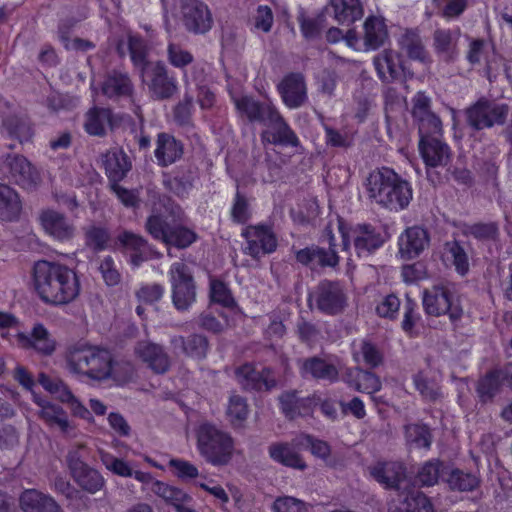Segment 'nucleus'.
<instances>
[{
  "label": "nucleus",
  "instance_id": "4",
  "mask_svg": "<svg viewBox=\"0 0 512 512\" xmlns=\"http://www.w3.org/2000/svg\"><path fill=\"white\" fill-rule=\"evenodd\" d=\"M195 435L197 450L207 463L225 466L231 461L235 441L229 432L205 421L197 426Z\"/></svg>",
  "mask_w": 512,
  "mask_h": 512
},
{
  "label": "nucleus",
  "instance_id": "10",
  "mask_svg": "<svg viewBox=\"0 0 512 512\" xmlns=\"http://www.w3.org/2000/svg\"><path fill=\"white\" fill-rule=\"evenodd\" d=\"M507 116L506 104H494L485 98H480L466 110L467 122L475 130L503 125Z\"/></svg>",
  "mask_w": 512,
  "mask_h": 512
},
{
  "label": "nucleus",
  "instance_id": "27",
  "mask_svg": "<svg viewBox=\"0 0 512 512\" xmlns=\"http://www.w3.org/2000/svg\"><path fill=\"white\" fill-rule=\"evenodd\" d=\"M428 231L420 226L405 229L398 238L399 254L404 260L417 258L429 245Z\"/></svg>",
  "mask_w": 512,
  "mask_h": 512
},
{
  "label": "nucleus",
  "instance_id": "3",
  "mask_svg": "<svg viewBox=\"0 0 512 512\" xmlns=\"http://www.w3.org/2000/svg\"><path fill=\"white\" fill-rule=\"evenodd\" d=\"M67 363L72 372L102 381L111 377L114 359L106 348L77 344L70 349Z\"/></svg>",
  "mask_w": 512,
  "mask_h": 512
},
{
  "label": "nucleus",
  "instance_id": "28",
  "mask_svg": "<svg viewBox=\"0 0 512 512\" xmlns=\"http://www.w3.org/2000/svg\"><path fill=\"white\" fill-rule=\"evenodd\" d=\"M39 219L44 232L54 240L67 242L74 237L75 226L64 214L47 209L41 212Z\"/></svg>",
  "mask_w": 512,
  "mask_h": 512
},
{
  "label": "nucleus",
  "instance_id": "31",
  "mask_svg": "<svg viewBox=\"0 0 512 512\" xmlns=\"http://www.w3.org/2000/svg\"><path fill=\"white\" fill-rule=\"evenodd\" d=\"M184 153L183 143L173 135L160 132L157 134L154 156L160 167H168L180 160Z\"/></svg>",
  "mask_w": 512,
  "mask_h": 512
},
{
  "label": "nucleus",
  "instance_id": "36",
  "mask_svg": "<svg viewBox=\"0 0 512 512\" xmlns=\"http://www.w3.org/2000/svg\"><path fill=\"white\" fill-rule=\"evenodd\" d=\"M299 369L303 378L311 377L315 380L335 382L338 380L339 376L338 369L335 365L328 363L318 356L304 359Z\"/></svg>",
  "mask_w": 512,
  "mask_h": 512
},
{
  "label": "nucleus",
  "instance_id": "26",
  "mask_svg": "<svg viewBox=\"0 0 512 512\" xmlns=\"http://www.w3.org/2000/svg\"><path fill=\"white\" fill-rule=\"evenodd\" d=\"M296 261L302 266L315 268L335 269L340 262L336 249L324 248L318 245H311L295 252Z\"/></svg>",
  "mask_w": 512,
  "mask_h": 512
},
{
  "label": "nucleus",
  "instance_id": "46",
  "mask_svg": "<svg viewBox=\"0 0 512 512\" xmlns=\"http://www.w3.org/2000/svg\"><path fill=\"white\" fill-rule=\"evenodd\" d=\"M503 382L500 368H493L479 378L476 384V393L481 403L492 401L500 392Z\"/></svg>",
  "mask_w": 512,
  "mask_h": 512
},
{
  "label": "nucleus",
  "instance_id": "62",
  "mask_svg": "<svg viewBox=\"0 0 512 512\" xmlns=\"http://www.w3.org/2000/svg\"><path fill=\"white\" fill-rule=\"evenodd\" d=\"M226 414L233 426H241L246 421L249 414L247 400L237 394L231 395Z\"/></svg>",
  "mask_w": 512,
  "mask_h": 512
},
{
  "label": "nucleus",
  "instance_id": "38",
  "mask_svg": "<svg viewBox=\"0 0 512 512\" xmlns=\"http://www.w3.org/2000/svg\"><path fill=\"white\" fill-rule=\"evenodd\" d=\"M34 402L41 408L39 417L48 427L58 428L63 433L68 432L70 428L68 414L60 405L39 397H35Z\"/></svg>",
  "mask_w": 512,
  "mask_h": 512
},
{
  "label": "nucleus",
  "instance_id": "60",
  "mask_svg": "<svg viewBox=\"0 0 512 512\" xmlns=\"http://www.w3.org/2000/svg\"><path fill=\"white\" fill-rule=\"evenodd\" d=\"M397 512H434L430 499L420 491L409 492Z\"/></svg>",
  "mask_w": 512,
  "mask_h": 512
},
{
  "label": "nucleus",
  "instance_id": "40",
  "mask_svg": "<svg viewBox=\"0 0 512 512\" xmlns=\"http://www.w3.org/2000/svg\"><path fill=\"white\" fill-rule=\"evenodd\" d=\"M131 167L130 158L122 149L110 151L105 156V174L111 185L120 183L127 176Z\"/></svg>",
  "mask_w": 512,
  "mask_h": 512
},
{
  "label": "nucleus",
  "instance_id": "59",
  "mask_svg": "<svg viewBox=\"0 0 512 512\" xmlns=\"http://www.w3.org/2000/svg\"><path fill=\"white\" fill-rule=\"evenodd\" d=\"M128 50L133 66L140 71V74L153 62L148 61V50L142 38L130 36L128 39Z\"/></svg>",
  "mask_w": 512,
  "mask_h": 512
},
{
  "label": "nucleus",
  "instance_id": "47",
  "mask_svg": "<svg viewBox=\"0 0 512 512\" xmlns=\"http://www.w3.org/2000/svg\"><path fill=\"white\" fill-rule=\"evenodd\" d=\"M449 466L444 461L434 458L424 462L417 472V480L422 486L431 487L438 483L439 479H446Z\"/></svg>",
  "mask_w": 512,
  "mask_h": 512
},
{
  "label": "nucleus",
  "instance_id": "53",
  "mask_svg": "<svg viewBox=\"0 0 512 512\" xmlns=\"http://www.w3.org/2000/svg\"><path fill=\"white\" fill-rule=\"evenodd\" d=\"M252 215L250 199L237 189L230 207V220L233 223L245 225L251 220Z\"/></svg>",
  "mask_w": 512,
  "mask_h": 512
},
{
  "label": "nucleus",
  "instance_id": "6",
  "mask_svg": "<svg viewBox=\"0 0 512 512\" xmlns=\"http://www.w3.org/2000/svg\"><path fill=\"white\" fill-rule=\"evenodd\" d=\"M424 312L429 316L448 315L450 322L457 326L463 316V308L454 300V292L448 284H437L426 288L422 293Z\"/></svg>",
  "mask_w": 512,
  "mask_h": 512
},
{
  "label": "nucleus",
  "instance_id": "2",
  "mask_svg": "<svg viewBox=\"0 0 512 512\" xmlns=\"http://www.w3.org/2000/svg\"><path fill=\"white\" fill-rule=\"evenodd\" d=\"M364 185L369 199L390 211L406 209L413 198L411 183L387 166L372 170Z\"/></svg>",
  "mask_w": 512,
  "mask_h": 512
},
{
  "label": "nucleus",
  "instance_id": "18",
  "mask_svg": "<svg viewBox=\"0 0 512 512\" xmlns=\"http://www.w3.org/2000/svg\"><path fill=\"white\" fill-rule=\"evenodd\" d=\"M0 118L3 128L10 138L16 139L20 143L32 139L34 132L28 117L16 113L14 106L2 98H0Z\"/></svg>",
  "mask_w": 512,
  "mask_h": 512
},
{
  "label": "nucleus",
  "instance_id": "8",
  "mask_svg": "<svg viewBox=\"0 0 512 512\" xmlns=\"http://www.w3.org/2000/svg\"><path fill=\"white\" fill-rule=\"evenodd\" d=\"M241 236L245 240L242 251L252 259L259 260L277 250L278 239L271 222L246 225L242 229Z\"/></svg>",
  "mask_w": 512,
  "mask_h": 512
},
{
  "label": "nucleus",
  "instance_id": "19",
  "mask_svg": "<svg viewBox=\"0 0 512 512\" xmlns=\"http://www.w3.org/2000/svg\"><path fill=\"white\" fill-rule=\"evenodd\" d=\"M279 408L282 414L289 420L298 417H306L312 415L315 407L320 401V397L314 393L307 397H300L299 391L288 390L280 394Z\"/></svg>",
  "mask_w": 512,
  "mask_h": 512
},
{
  "label": "nucleus",
  "instance_id": "33",
  "mask_svg": "<svg viewBox=\"0 0 512 512\" xmlns=\"http://www.w3.org/2000/svg\"><path fill=\"white\" fill-rule=\"evenodd\" d=\"M23 512H63L61 506L49 494L37 489H26L19 497Z\"/></svg>",
  "mask_w": 512,
  "mask_h": 512
},
{
  "label": "nucleus",
  "instance_id": "23",
  "mask_svg": "<svg viewBox=\"0 0 512 512\" xmlns=\"http://www.w3.org/2000/svg\"><path fill=\"white\" fill-rule=\"evenodd\" d=\"M419 153L426 168L445 167L450 164L452 151L450 146L438 137L419 139ZM430 178L429 170H427Z\"/></svg>",
  "mask_w": 512,
  "mask_h": 512
},
{
  "label": "nucleus",
  "instance_id": "58",
  "mask_svg": "<svg viewBox=\"0 0 512 512\" xmlns=\"http://www.w3.org/2000/svg\"><path fill=\"white\" fill-rule=\"evenodd\" d=\"M422 317L419 312V306L416 301L408 298L403 306V319L401 322V329L409 337L418 336L416 329Z\"/></svg>",
  "mask_w": 512,
  "mask_h": 512
},
{
  "label": "nucleus",
  "instance_id": "14",
  "mask_svg": "<svg viewBox=\"0 0 512 512\" xmlns=\"http://www.w3.org/2000/svg\"><path fill=\"white\" fill-rule=\"evenodd\" d=\"M66 462L73 480L82 491L96 494L105 487L103 475L85 463L77 452H69Z\"/></svg>",
  "mask_w": 512,
  "mask_h": 512
},
{
  "label": "nucleus",
  "instance_id": "37",
  "mask_svg": "<svg viewBox=\"0 0 512 512\" xmlns=\"http://www.w3.org/2000/svg\"><path fill=\"white\" fill-rule=\"evenodd\" d=\"M107 126H114V113L110 108L93 106L86 112L84 130L87 134L103 137Z\"/></svg>",
  "mask_w": 512,
  "mask_h": 512
},
{
  "label": "nucleus",
  "instance_id": "57",
  "mask_svg": "<svg viewBox=\"0 0 512 512\" xmlns=\"http://www.w3.org/2000/svg\"><path fill=\"white\" fill-rule=\"evenodd\" d=\"M196 232L181 224L171 226L165 244L178 249H185L196 242Z\"/></svg>",
  "mask_w": 512,
  "mask_h": 512
},
{
  "label": "nucleus",
  "instance_id": "54",
  "mask_svg": "<svg viewBox=\"0 0 512 512\" xmlns=\"http://www.w3.org/2000/svg\"><path fill=\"white\" fill-rule=\"evenodd\" d=\"M84 240L87 247L94 252H102L108 248L111 234L108 228L99 225H91L84 231Z\"/></svg>",
  "mask_w": 512,
  "mask_h": 512
},
{
  "label": "nucleus",
  "instance_id": "56",
  "mask_svg": "<svg viewBox=\"0 0 512 512\" xmlns=\"http://www.w3.org/2000/svg\"><path fill=\"white\" fill-rule=\"evenodd\" d=\"M210 299L211 302L230 310L238 308L237 301L232 295L230 288L219 279H212L210 281Z\"/></svg>",
  "mask_w": 512,
  "mask_h": 512
},
{
  "label": "nucleus",
  "instance_id": "17",
  "mask_svg": "<svg viewBox=\"0 0 512 512\" xmlns=\"http://www.w3.org/2000/svg\"><path fill=\"white\" fill-rule=\"evenodd\" d=\"M238 115L250 124L265 126L278 108L272 102L260 101L250 95L233 98Z\"/></svg>",
  "mask_w": 512,
  "mask_h": 512
},
{
  "label": "nucleus",
  "instance_id": "11",
  "mask_svg": "<svg viewBox=\"0 0 512 512\" xmlns=\"http://www.w3.org/2000/svg\"><path fill=\"white\" fill-rule=\"evenodd\" d=\"M313 299L317 309L329 316L342 313L347 306V295L339 281L321 280L315 287Z\"/></svg>",
  "mask_w": 512,
  "mask_h": 512
},
{
  "label": "nucleus",
  "instance_id": "1",
  "mask_svg": "<svg viewBox=\"0 0 512 512\" xmlns=\"http://www.w3.org/2000/svg\"><path fill=\"white\" fill-rule=\"evenodd\" d=\"M32 280L37 295L46 304L65 305L75 300L80 293V282L76 272L59 262H35Z\"/></svg>",
  "mask_w": 512,
  "mask_h": 512
},
{
  "label": "nucleus",
  "instance_id": "55",
  "mask_svg": "<svg viewBox=\"0 0 512 512\" xmlns=\"http://www.w3.org/2000/svg\"><path fill=\"white\" fill-rule=\"evenodd\" d=\"M297 21L302 36L307 40L319 38L326 27V17L323 14L309 17L306 16L304 12H301L297 17Z\"/></svg>",
  "mask_w": 512,
  "mask_h": 512
},
{
  "label": "nucleus",
  "instance_id": "61",
  "mask_svg": "<svg viewBox=\"0 0 512 512\" xmlns=\"http://www.w3.org/2000/svg\"><path fill=\"white\" fill-rule=\"evenodd\" d=\"M413 120L418 127L419 139L438 137L442 133L441 119L434 112L414 117Z\"/></svg>",
  "mask_w": 512,
  "mask_h": 512
},
{
  "label": "nucleus",
  "instance_id": "63",
  "mask_svg": "<svg viewBox=\"0 0 512 512\" xmlns=\"http://www.w3.org/2000/svg\"><path fill=\"white\" fill-rule=\"evenodd\" d=\"M172 225L160 214L150 215L145 224L146 231L155 240L165 242Z\"/></svg>",
  "mask_w": 512,
  "mask_h": 512
},
{
  "label": "nucleus",
  "instance_id": "30",
  "mask_svg": "<svg viewBox=\"0 0 512 512\" xmlns=\"http://www.w3.org/2000/svg\"><path fill=\"white\" fill-rule=\"evenodd\" d=\"M101 93L110 100L129 98L134 93V85L128 73L113 69L104 77Z\"/></svg>",
  "mask_w": 512,
  "mask_h": 512
},
{
  "label": "nucleus",
  "instance_id": "32",
  "mask_svg": "<svg viewBox=\"0 0 512 512\" xmlns=\"http://www.w3.org/2000/svg\"><path fill=\"white\" fill-rule=\"evenodd\" d=\"M19 345L24 349H33L41 355L50 356L56 349V343L50 338L48 330L41 323L35 324L31 334H17Z\"/></svg>",
  "mask_w": 512,
  "mask_h": 512
},
{
  "label": "nucleus",
  "instance_id": "43",
  "mask_svg": "<svg viewBox=\"0 0 512 512\" xmlns=\"http://www.w3.org/2000/svg\"><path fill=\"white\" fill-rule=\"evenodd\" d=\"M269 457L276 463L282 466L305 470L307 468L306 462L302 456L294 450V448L287 442L273 443L268 448Z\"/></svg>",
  "mask_w": 512,
  "mask_h": 512
},
{
  "label": "nucleus",
  "instance_id": "22",
  "mask_svg": "<svg viewBox=\"0 0 512 512\" xmlns=\"http://www.w3.org/2000/svg\"><path fill=\"white\" fill-rule=\"evenodd\" d=\"M373 64L382 82L391 83L406 79V60L396 51L384 50L374 57Z\"/></svg>",
  "mask_w": 512,
  "mask_h": 512
},
{
  "label": "nucleus",
  "instance_id": "25",
  "mask_svg": "<svg viewBox=\"0 0 512 512\" xmlns=\"http://www.w3.org/2000/svg\"><path fill=\"white\" fill-rule=\"evenodd\" d=\"M6 166L10 182L25 190H32L37 186L40 180L39 173L26 157L9 155L6 158Z\"/></svg>",
  "mask_w": 512,
  "mask_h": 512
},
{
  "label": "nucleus",
  "instance_id": "9",
  "mask_svg": "<svg viewBox=\"0 0 512 512\" xmlns=\"http://www.w3.org/2000/svg\"><path fill=\"white\" fill-rule=\"evenodd\" d=\"M170 276L173 304L178 310H187L196 301V286L190 269L183 262H174Z\"/></svg>",
  "mask_w": 512,
  "mask_h": 512
},
{
  "label": "nucleus",
  "instance_id": "7",
  "mask_svg": "<svg viewBox=\"0 0 512 512\" xmlns=\"http://www.w3.org/2000/svg\"><path fill=\"white\" fill-rule=\"evenodd\" d=\"M362 29V36L355 28L347 31L346 45L354 51H376L389 40L388 25L382 16L369 15L364 20Z\"/></svg>",
  "mask_w": 512,
  "mask_h": 512
},
{
  "label": "nucleus",
  "instance_id": "45",
  "mask_svg": "<svg viewBox=\"0 0 512 512\" xmlns=\"http://www.w3.org/2000/svg\"><path fill=\"white\" fill-rule=\"evenodd\" d=\"M22 211L19 194L6 184H0V220L17 221Z\"/></svg>",
  "mask_w": 512,
  "mask_h": 512
},
{
  "label": "nucleus",
  "instance_id": "12",
  "mask_svg": "<svg viewBox=\"0 0 512 512\" xmlns=\"http://www.w3.org/2000/svg\"><path fill=\"white\" fill-rule=\"evenodd\" d=\"M141 75L142 81L147 85L152 97L156 100L171 98L177 91V79L170 75L162 61L149 65Z\"/></svg>",
  "mask_w": 512,
  "mask_h": 512
},
{
  "label": "nucleus",
  "instance_id": "51",
  "mask_svg": "<svg viewBox=\"0 0 512 512\" xmlns=\"http://www.w3.org/2000/svg\"><path fill=\"white\" fill-rule=\"evenodd\" d=\"M445 256L451 262L457 274L465 276L469 272V257L464 248L458 240L447 241L444 245Z\"/></svg>",
  "mask_w": 512,
  "mask_h": 512
},
{
  "label": "nucleus",
  "instance_id": "50",
  "mask_svg": "<svg viewBox=\"0 0 512 512\" xmlns=\"http://www.w3.org/2000/svg\"><path fill=\"white\" fill-rule=\"evenodd\" d=\"M445 482L451 490L460 492L474 491L480 485L478 476L471 472H464L459 468H449Z\"/></svg>",
  "mask_w": 512,
  "mask_h": 512
},
{
  "label": "nucleus",
  "instance_id": "39",
  "mask_svg": "<svg viewBox=\"0 0 512 512\" xmlns=\"http://www.w3.org/2000/svg\"><path fill=\"white\" fill-rule=\"evenodd\" d=\"M329 4L335 21L342 26H350L364 15L362 0H330Z\"/></svg>",
  "mask_w": 512,
  "mask_h": 512
},
{
  "label": "nucleus",
  "instance_id": "20",
  "mask_svg": "<svg viewBox=\"0 0 512 512\" xmlns=\"http://www.w3.org/2000/svg\"><path fill=\"white\" fill-rule=\"evenodd\" d=\"M265 127H269L271 130L261 133L262 142L292 148H298L301 145L299 137L285 120L279 109Z\"/></svg>",
  "mask_w": 512,
  "mask_h": 512
},
{
  "label": "nucleus",
  "instance_id": "52",
  "mask_svg": "<svg viewBox=\"0 0 512 512\" xmlns=\"http://www.w3.org/2000/svg\"><path fill=\"white\" fill-rule=\"evenodd\" d=\"M463 233L481 242L496 241L499 237V225L494 221L465 224Z\"/></svg>",
  "mask_w": 512,
  "mask_h": 512
},
{
  "label": "nucleus",
  "instance_id": "64",
  "mask_svg": "<svg viewBox=\"0 0 512 512\" xmlns=\"http://www.w3.org/2000/svg\"><path fill=\"white\" fill-rule=\"evenodd\" d=\"M271 509L272 512H308L306 502L288 495L276 497Z\"/></svg>",
  "mask_w": 512,
  "mask_h": 512
},
{
  "label": "nucleus",
  "instance_id": "13",
  "mask_svg": "<svg viewBox=\"0 0 512 512\" xmlns=\"http://www.w3.org/2000/svg\"><path fill=\"white\" fill-rule=\"evenodd\" d=\"M180 13L183 26L188 32L204 35L212 29V12L204 1L181 0Z\"/></svg>",
  "mask_w": 512,
  "mask_h": 512
},
{
  "label": "nucleus",
  "instance_id": "49",
  "mask_svg": "<svg viewBox=\"0 0 512 512\" xmlns=\"http://www.w3.org/2000/svg\"><path fill=\"white\" fill-rule=\"evenodd\" d=\"M399 45L410 59L425 63L429 58L417 29H406L399 39Z\"/></svg>",
  "mask_w": 512,
  "mask_h": 512
},
{
  "label": "nucleus",
  "instance_id": "42",
  "mask_svg": "<svg viewBox=\"0 0 512 512\" xmlns=\"http://www.w3.org/2000/svg\"><path fill=\"white\" fill-rule=\"evenodd\" d=\"M460 29H436L433 33V48L437 55L444 56L446 61L454 60L458 52Z\"/></svg>",
  "mask_w": 512,
  "mask_h": 512
},
{
  "label": "nucleus",
  "instance_id": "15",
  "mask_svg": "<svg viewBox=\"0 0 512 512\" xmlns=\"http://www.w3.org/2000/svg\"><path fill=\"white\" fill-rule=\"evenodd\" d=\"M238 382L248 391H271L277 386L274 371L270 367H264L257 371L255 364L246 362L235 370Z\"/></svg>",
  "mask_w": 512,
  "mask_h": 512
},
{
  "label": "nucleus",
  "instance_id": "44",
  "mask_svg": "<svg viewBox=\"0 0 512 512\" xmlns=\"http://www.w3.org/2000/svg\"><path fill=\"white\" fill-rule=\"evenodd\" d=\"M171 344L175 348L180 347L185 356L195 360L206 358L209 348L207 338L200 334H191L187 337L175 336L172 338Z\"/></svg>",
  "mask_w": 512,
  "mask_h": 512
},
{
  "label": "nucleus",
  "instance_id": "41",
  "mask_svg": "<svg viewBox=\"0 0 512 512\" xmlns=\"http://www.w3.org/2000/svg\"><path fill=\"white\" fill-rule=\"evenodd\" d=\"M351 354L356 363H363L371 369L379 367L384 361L382 351L368 339L354 340L351 345Z\"/></svg>",
  "mask_w": 512,
  "mask_h": 512
},
{
  "label": "nucleus",
  "instance_id": "5",
  "mask_svg": "<svg viewBox=\"0 0 512 512\" xmlns=\"http://www.w3.org/2000/svg\"><path fill=\"white\" fill-rule=\"evenodd\" d=\"M338 231L342 239V251L349 252L353 247L358 258H367L384 245L380 230L371 223H357L348 228L339 219Z\"/></svg>",
  "mask_w": 512,
  "mask_h": 512
},
{
  "label": "nucleus",
  "instance_id": "34",
  "mask_svg": "<svg viewBox=\"0 0 512 512\" xmlns=\"http://www.w3.org/2000/svg\"><path fill=\"white\" fill-rule=\"evenodd\" d=\"M118 241L128 251V262L133 268H139L149 260L148 242L142 236L124 231L119 234Z\"/></svg>",
  "mask_w": 512,
  "mask_h": 512
},
{
  "label": "nucleus",
  "instance_id": "16",
  "mask_svg": "<svg viewBox=\"0 0 512 512\" xmlns=\"http://www.w3.org/2000/svg\"><path fill=\"white\" fill-rule=\"evenodd\" d=\"M282 103L289 109H297L308 100L307 84L301 72L285 74L276 85Z\"/></svg>",
  "mask_w": 512,
  "mask_h": 512
},
{
  "label": "nucleus",
  "instance_id": "21",
  "mask_svg": "<svg viewBox=\"0 0 512 512\" xmlns=\"http://www.w3.org/2000/svg\"><path fill=\"white\" fill-rule=\"evenodd\" d=\"M200 179L198 167L179 166L170 173L164 174V187L179 198L188 197L196 182Z\"/></svg>",
  "mask_w": 512,
  "mask_h": 512
},
{
  "label": "nucleus",
  "instance_id": "29",
  "mask_svg": "<svg viewBox=\"0 0 512 512\" xmlns=\"http://www.w3.org/2000/svg\"><path fill=\"white\" fill-rule=\"evenodd\" d=\"M135 355L155 374H164L171 367L169 355L159 344L139 341L135 346Z\"/></svg>",
  "mask_w": 512,
  "mask_h": 512
},
{
  "label": "nucleus",
  "instance_id": "48",
  "mask_svg": "<svg viewBox=\"0 0 512 512\" xmlns=\"http://www.w3.org/2000/svg\"><path fill=\"white\" fill-rule=\"evenodd\" d=\"M404 435L410 447L425 450L431 448L433 435L429 425L425 423H410L405 425Z\"/></svg>",
  "mask_w": 512,
  "mask_h": 512
},
{
  "label": "nucleus",
  "instance_id": "24",
  "mask_svg": "<svg viewBox=\"0 0 512 512\" xmlns=\"http://www.w3.org/2000/svg\"><path fill=\"white\" fill-rule=\"evenodd\" d=\"M371 477L386 489H399L406 479V465L398 460L377 461L369 467Z\"/></svg>",
  "mask_w": 512,
  "mask_h": 512
},
{
  "label": "nucleus",
  "instance_id": "35",
  "mask_svg": "<svg viewBox=\"0 0 512 512\" xmlns=\"http://www.w3.org/2000/svg\"><path fill=\"white\" fill-rule=\"evenodd\" d=\"M345 381L350 388L366 394H374L382 388L378 375L360 367L348 369L345 374Z\"/></svg>",
  "mask_w": 512,
  "mask_h": 512
}]
</instances>
